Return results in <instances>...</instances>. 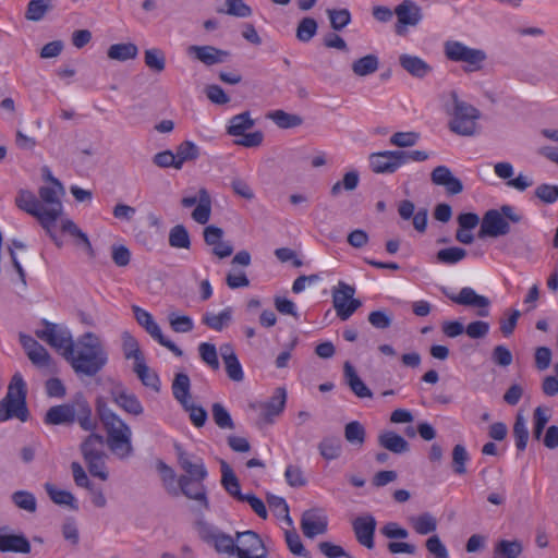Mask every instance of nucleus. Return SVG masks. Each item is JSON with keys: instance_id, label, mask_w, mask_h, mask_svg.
Listing matches in <instances>:
<instances>
[{"instance_id": "f257e3e1", "label": "nucleus", "mask_w": 558, "mask_h": 558, "mask_svg": "<svg viewBox=\"0 0 558 558\" xmlns=\"http://www.w3.org/2000/svg\"><path fill=\"white\" fill-rule=\"evenodd\" d=\"M77 375L96 376L108 363V353L93 332L82 335L64 357Z\"/></svg>"}, {"instance_id": "f03ea898", "label": "nucleus", "mask_w": 558, "mask_h": 558, "mask_svg": "<svg viewBox=\"0 0 558 558\" xmlns=\"http://www.w3.org/2000/svg\"><path fill=\"white\" fill-rule=\"evenodd\" d=\"M97 413L106 429L110 451L120 460L130 458L134 452L130 426L101 400L97 401Z\"/></svg>"}, {"instance_id": "7ed1b4c3", "label": "nucleus", "mask_w": 558, "mask_h": 558, "mask_svg": "<svg viewBox=\"0 0 558 558\" xmlns=\"http://www.w3.org/2000/svg\"><path fill=\"white\" fill-rule=\"evenodd\" d=\"M440 98L445 112L451 117L450 131L461 136L475 135L477 121L481 118L480 110L460 99L456 90L442 93Z\"/></svg>"}, {"instance_id": "20e7f679", "label": "nucleus", "mask_w": 558, "mask_h": 558, "mask_svg": "<svg viewBox=\"0 0 558 558\" xmlns=\"http://www.w3.org/2000/svg\"><path fill=\"white\" fill-rule=\"evenodd\" d=\"M26 385L20 373L13 375L5 397L0 401V422H7L13 417L26 422L29 412L26 405Z\"/></svg>"}, {"instance_id": "39448f33", "label": "nucleus", "mask_w": 558, "mask_h": 558, "mask_svg": "<svg viewBox=\"0 0 558 558\" xmlns=\"http://www.w3.org/2000/svg\"><path fill=\"white\" fill-rule=\"evenodd\" d=\"M51 185L41 186L38 191L39 203H41L43 218L45 221V230L54 240L52 228L57 220L63 213V205L61 196L64 194V189L60 181L49 174Z\"/></svg>"}, {"instance_id": "423d86ee", "label": "nucleus", "mask_w": 558, "mask_h": 558, "mask_svg": "<svg viewBox=\"0 0 558 558\" xmlns=\"http://www.w3.org/2000/svg\"><path fill=\"white\" fill-rule=\"evenodd\" d=\"M104 444L105 439L101 435L92 433L81 445V451L89 473L101 481L108 480L109 476Z\"/></svg>"}, {"instance_id": "0eeeda50", "label": "nucleus", "mask_w": 558, "mask_h": 558, "mask_svg": "<svg viewBox=\"0 0 558 558\" xmlns=\"http://www.w3.org/2000/svg\"><path fill=\"white\" fill-rule=\"evenodd\" d=\"M445 56L453 62L465 63V72H475L482 69L487 56L484 50L470 48L461 41L448 40L444 46Z\"/></svg>"}, {"instance_id": "6e6552de", "label": "nucleus", "mask_w": 558, "mask_h": 558, "mask_svg": "<svg viewBox=\"0 0 558 558\" xmlns=\"http://www.w3.org/2000/svg\"><path fill=\"white\" fill-rule=\"evenodd\" d=\"M196 531L199 537L205 543L213 545L217 553L229 556L235 555V541L231 535L221 532L205 521L196 523Z\"/></svg>"}, {"instance_id": "1a4fd4ad", "label": "nucleus", "mask_w": 558, "mask_h": 558, "mask_svg": "<svg viewBox=\"0 0 558 558\" xmlns=\"http://www.w3.org/2000/svg\"><path fill=\"white\" fill-rule=\"evenodd\" d=\"M43 329L35 331L37 338L60 351L62 356L65 357V353L70 351L74 343L68 328L46 319L43 320Z\"/></svg>"}, {"instance_id": "9d476101", "label": "nucleus", "mask_w": 558, "mask_h": 558, "mask_svg": "<svg viewBox=\"0 0 558 558\" xmlns=\"http://www.w3.org/2000/svg\"><path fill=\"white\" fill-rule=\"evenodd\" d=\"M286 402L287 391L284 388L278 387L266 401L254 402L250 407L258 412L262 423L271 424L274 423V417L279 416L283 412Z\"/></svg>"}, {"instance_id": "9b49d317", "label": "nucleus", "mask_w": 558, "mask_h": 558, "mask_svg": "<svg viewBox=\"0 0 558 558\" xmlns=\"http://www.w3.org/2000/svg\"><path fill=\"white\" fill-rule=\"evenodd\" d=\"M235 555L238 558H267V550L254 531L236 532Z\"/></svg>"}, {"instance_id": "f8f14e48", "label": "nucleus", "mask_w": 558, "mask_h": 558, "mask_svg": "<svg viewBox=\"0 0 558 558\" xmlns=\"http://www.w3.org/2000/svg\"><path fill=\"white\" fill-rule=\"evenodd\" d=\"M442 292L453 303L462 306H469L477 310L480 317H487L489 315L490 301L487 296L477 294L476 291L471 287H464L459 293H452L442 289Z\"/></svg>"}, {"instance_id": "ddd939ff", "label": "nucleus", "mask_w": 558, "mask_h": 558, "mask_svg": "<svg viewBox=\"0 0 558 558\" xmlns=\"http://www.w3.org/2000/svg\"><path fill=\"white\" fill-rule=\"evenodd\" d=\"M186 53L206 66L228 62L231 57L230 51L210 45H191L186 48Z\"/></svg>"}, {"instance_id": "4468645a", "label": "nucleus", "mask_w": 558, "mask_h": 558, "mask_svg": "<svg viewBox=\"0 0 558 558\" xmlns=\"http://www.w3.org/2000/svg\"><path fill=\"white\" fill-rule=\"evenodd\" d=\"M398 17L396 33L403 35L407 26H416L423 19L422 9L412 0H403L395 9Z\"/></svg>"}, {"instance_id": "2eb2a0df", "label": "nucleus", "mask_w": 558, "mask_h": 558, "mask_svg": "<svg viewBox=\"0 0 558 558\" xmlns=\"http://www.w3.org/2000/svg\"><path fill=\"white\" fill-rule=\"evenodd\" d=\"M510 232L509 222L502 217L501 213L497 209H489L485 213L481 229L478 232L480 238L490 236L498 238L506 235Z\"/></svg>"}, {"instance_id": "dca6fc26", "label": "nucleus", "mask_w": 558, "mask_h": 558, "mask_svg": "<svg viewBox=\"0 0 558 558\" xmlns=\"http://www.w3.org/2000/svg\"><path fill=\"white\" fill-rule=\"evenodd\" d=\"M328 519L322 509H311L303 512L301 530L308 538L323 535L327 532Z\"/></svg>"}, {"instance_id": "f3484780", "label": "nucleus", "mask_w": 558, "mask_h": 558, "mask_svg": "<svg viewBox=\"0 0 558 558\" xmlns=\"http://www.w3.org/2000/svg\"><path fill=\"white\" fill-rule=\"evenodd\" d=\"M368 161L371 170L375 173H393L401 167L399 150L373 153Z\"/></svg>"}, {"instance_id": "a211bd4d", "label": "nucleus", "mask_w": 558, "mask_h": 558, "mask_svg": "<svg viewBox=\"0 0 558 558\" xmlns=\"http://www.w3.org/2000/svg\"><path fill=\"white\" fill-rule=\"evenodd\" d=\"M430 180L435 185L444 186L449 195H458L463 191L461 180L454 177L447 166L434 168L430 173Z\"/></svg>"}, {"instance_id": "6ab92c4d", "label": "nucleus", "mask_w": 558, "mask_h": 558, "mask_svg": "<svg viewBox=\"0 0 558 558\" xmlns=\"http://www.w3.org/2000/svg\"><path fill=\"white\" fill-rule=\"evenodd\" d=\"M376 520L373 515L357 517L353 523V531L357 542L368 549L374 548V533L376 530Z\"/></svg>"}, {"instance_id": "aec40b11", "label": "nucleus", "mask_w": 558, "mask_h": 558, "mask_svg": "<svg viewBox=\"0 0 558 558\" xmlns=\"http://www.w3.org/2000/svg\"><path fill=\"white\" fill-rule=\"evenodd\" d=\"M179 463L182 470L186 473V477H191L192 482H199L207 477V470L203 459L190 456L184 451H179Z\"/></svg>"}, {"instance_id": "412c9836", "label": "nucleus", "mask_w": 558, "mask_h": 558, "mask_svg": "<svg viewBox=\"0 0 558 558\" xmlns=\"http://www.w3.org/2000/svg\"><path fill=\"white\" fill-rule=\"evenodd\" d=\"M8 527H0V551L28 554L32 549L29 541L22 534L7 533Z\"/></svg>"}, {"instance_id": "4be33fe9", "label": "nucleus", "mask_w": 558, "mask_h": 558, "mask_svg": "<svg viewBox=\"0 0 558 558\" xmlns=\"http://www.w3.org/2000/svg\"><path fill=\"white\" fill-rule=\"evenodd\" d=\"M113 402L123 411L132 415H141L144 408L138 398L125 388L118 387L111 391Z\"/></svg>"}, {"instance_id": "5701e85b", "label": "nucleus", "mask_w": 558, "mask_h": 558, "mask_svg": "<svg viewBox=\"0 0 558 558\" xmlns=\"http://www.w3.org/2000/svg\"><path fill=\"white\" fill-rule=\"evenodd\" d=\"M72 411L73 423L77 422L87 432H93L96 428L97 422L93 417L92 408L83 397H78L72 402Z\"/></svg>"}, {"instance_id": "b1692460", "label": "nucleus", "mask_w": 558, "mask_h": 558, "mask_svg": "<svg viewBox=\"0 0 558 558\" xmlns=\"http://www.w3.org/2000/svg\"><path fill=\"white\" fill-rule=\"evenodd\" d=\"M180 490L189 499L197 501L202 509L208 508V500L203 483L192 482L191 477L180 476L178 480Z\"/></svg>"}, {"instance_id": "393cba45", "label": "nucleus", "mask_w": 558, "mask_h": 558, "mask_svg": "<svg viewBox=\"0 0 558 558\" xmlns=\"http://www.w3.org/2000/svg\"><path fill=\"white\" fill-rule=\"evenodd\" d=\"M399 63L404 71L416 78H424L433 71V68L422 58L409 53L400 54Z\"/></svg>"}, {"instance_id": "a878e982", "label": "nucleus", "mask_w": 558, "mask_h": 558, "mask_svg": "<svg viewBox=\"0 0 558 558\" xmlns=\"http://www.w3.org/2000/svg\"><path fill=\"white\" fill-rule=\"evenodd\" d=\"M15 204L20 209L35 217L45 229L41 203H39L38 198L32 192L20 191L15 198Z\"/></svg>"}, {"instance_id": "bb28decb", "label": "nucleus", "mask_w": 558, "mask_h": 558, "mask_svg": "<svg viewBox=\"0 0 558 558\" xmlns=\"http://www.w3.org/2000/svg\"><path fill=\"white\" fill-rule=\"evenodd\" d=\"M343 374L345 378V383L350 387L351 391L357 398H372V390L364 384V381L359 377L355 368L350 362H345L343 365Z\"/></svg>"}, {"instance_id": "cd10ccee", "label": "nucleus", "mask_w": 558, "mask_h": 558, "mask_svg": "<svg viewBox=\"0 0 558 558\" xmlns=\"http://www.w3.org/2000/svg\"><path fill=\"white\" fill-rule=\"evenodd\" d=\"M378 444L384 449L396 454H402L410 450L409 442L402 436L392 430L380 433L378 435Z\"/></svg>"}, {"instance_id": "c85d7f7f", "label": "nucleus", "mask_w": 558, "mask_h": 558, "mask_svg": "<svg viewBox=\"0 0 558 558\" xmlns=\"http://www.w3.org/2000/svg\"><path fill=\"white\" fill-rule=\"evenodd\" d=\"M354 294L355 288L343 281H339L338 287L332 290V305L339 318Z\"/></svg>"}, {"instance_id": "c756f323", "label": "nucleus", "mask_w": 558, "mask_h": 558, "mask_svg": "<svg viewBox=\"0 0 558 558\" xmlns=\"http://www.w3.org/2000/svg\"><path fill=\"white\" fill-rule=\"evenodd\" d=\"M172 395L174 399L182 405L186 407V403L192 400L191 396V380L185 373H179L174 376L171 386Z\"/></svg>"}, {"instance_id": "7c9ffc66", "label": "nucleus", "mask_w": 558, "mask_h": 558, "mask_svg": "<svg viewBox=\"0 0 558 558\" xmlns=\"http://www.w3.org/2000/svg\"><path fill=\"white\" fill-rule=\"evenodd\" d=\"M45 423L48 425L72 424V403L51 407L45 415Z\"/></svg>"}, {"instance_id": "2f4dec72", "label": "nucleus", "mask_w": 558, "mask_h": 558, "mask_svg": "<svg viewBox=\"0 0 558 558\" xmlns=\"http://www.w3.org/2000/svg\"><path fill=\"white\" fill-rule=\"evenodd\" d=\"M233 311L226 307L220 313L207 312L202 316V323L215 331H222L232 322Z\"/></svg>"}, {"instance_id": "473e14b6", "label": "nucleus", "mask_w": 558, "mask_h": 558, "mask_svg": "<svg viewBox=\"0 0 558 558\" xmlns=\"http://www.w3.org/2000/svg\"><path fill=\"white\" fill-rule=\"evenodd\" d=\"M379 69V58L369 53L354 60L351 64V70L354 75L359 77H365L376 73Z\"/></svg>"}, {"instance_id": "72a5a7b5", "label": "nucleus", "mask_w": 558, "mask_h": 558, "mask_svg": "<svg viewBox=\"0 0 558 558\" xmlns=\"http://www.w3.org/2000/svg\"><path fill=\"white\" fill-rule=\"evenodd\" d=\"M317 448L319 454L328 461L338 459L342 453V442L338 436H325Z\"/></svg>"}, {"instance_id": "f704fd0d", "label": "nucleus", "mask_w": 558, "mask_h": 558, "mask_svg": "<svg viewBox=\"0 0 558 558\" xmlns=\"http://www.w3.org/2000/svg\"><path fill=\"white\" fill-rule=\"evenodd\" d=\"M221 484L223 488L235 499L239 501L242 500L245 494L241 493V487L239 480L236 478L235 474L233 473L232 469L229 466V464L225 461H221Z\"/></svg>"}, {"instance_id": "c9c22d12", "label": "nucleus", "mask_w": 558, "mask_h": 558, "mask_svg": "<svg viewBox=\"0 0 558 558\" xmlns=\"http://www.w3.org/2000/svg\"><path fill=\"white\" fill-rule=\"evenodd\" d=\"M133 371L144 386L153 389L156 392L160 390L159 377L146 365L145 359L134 363Z\"/></svg>"}, {"instance_id": "e433bc0d", "label": "nucleus", "mask_w": 558, "mask_h": 558, "mask_svg": "<svg viewBox=\"0 0 558 558\" xmlns=\"http://www.w3.org/2000/svg\"><path fill=\"white\" fill-rule=\"evenodd\" d=\"M45 490L48 494L49 498L56 505L68 506L73 510L78 509L77 501L71 492L59 489L56 485L51 483L45 484Z\"/></svg>"}, {"instance_id": "4c0bfd02", "label": "nucleus", "mask_w": 558, "mask_h": 558, "mask_svg": "<svg viewBox=\"0 0 558 558\" xmlns=\"http://www.w3.org/2000/svg\"><path fill=\"white\" fill-rule=\"evenodd\" d=\"M132 310L138 325H141L146 330V332L149 333V336L155 340L157 338H160L162 331L158 324L154 320L151 314L137 305H133Z\"/></svg>"}, {"instance_id": "58836bf2", "label": "nucleus", "mask_w": 558, "mask_h": 558, "mask_svg": "<svg viewBox=\"0 0 558 558\" xmlns=\"http://www.w3.org/2000/svg\"><path fill=\"white\" fill-rule=\"evenodd\" d=\"M138 53V48L133 43H122L111 45L107 51V56L111 60L128 61L135 59Z\"/></svg>"}, {"instance_id": "ea45409f", "label": "nucleus", "mask_w": 558, "mask_h": 558, "mask_svg": "<svg viewBox=\"0 0 558 558\" xmlns=\"http://www.w3.org/2000/svg\"><path fill=\"white\" fill-rule=\"evenodd\" d=\"M409 523L420 535H427L437 529V519L429 512L410 517Z\"/></svg>"}, {"instance_id": "a19ab883", "label": "nucleus", "mask_w": 558, "mask_h": 558, "mask_svg": "<svg viewBox=\"0 0 558 558\" xmlns=\"http://www.w3.org/2000/svg\"><path fill=\"white\" fill-rule=\"evenodd\" d=\"M175 169H182L184 162L194 161L199 157V147L192 141L182 142L175 149Z\"/></svg>"}, {"instance_id": "79ce46f5", "label": "nucleus", "mask_w": 558, "mask_h": 558, "mask_svg": "<svg viewBox=\"0 0 558 558\" xmlns=\"http://www.w3.org/2000/svg\"><path fill=\"white\" fill-rule=\"evenodd\" d=\"M211 198L206 189L199 190V203L192 211V218L201 225H205L210 219Z\"/></svg>"}, {"instance_id": "37998d69", "label": "nucleus", "mask_w": 558, "mask_h": 558, "mask_svg": "<svg viewBox=\"0 0 558 558\" xmlns=\"http://www.w3.org/2000/svg\"><path fill=\"white\" fill-rule=\"evenodd\" d=\"M267 118L274 121L280 129H292L303 123V119L300 116L288 113L283 110L270 111Z\"/></svg>"}, {"instance_id": "c03bdc74", "label": "nucleus", "mask_w": 558, "mask_h": 558, "mask_svg": "<svg viewBox=\"0 0 558 558\" xmlns=\"http://www.w3.org/2000/svg\"><path fill=\"white\" fill-rule=\"evenodd\" d=\"M344 438L350 445L361 448L365 442L366 430L360 422L352 421L344 426Z\"/></svg>"}, {"instance_id": "a18cd8bd", "label": "nucleus", "mask_w": 558, "mask_h": 558, "mask_svg": "<svg viewBox=\"0 0 558 558\" xmlns=\"http://www.w3.org/2000/svg\"><path fill=\"white\" fill-rule=\"evenodd\" d=\"M522 550L523 546L519 539H501L495 545L494 554L501 558H518Z\"/></svg>"}, {"instance_id": "49530a36", "label": "nucleus", "mask_w": 558, "mask_h": 558, "mask_svg": "<svg viewBox=\"0 0 558 558\" xmlns=\"http://www.w3.org/2000/svg\"><path fill=\"white\" fill-rule=\"evenodd\" d=\"M217 12L236 17H248L252 15L251 7L243 0H225L223 7H219Z\"/></svg>"}, {"instance_id": "de8ad7c7", "label": "nucleus", "mask_w": 558, "mask_h": 558, "mask_svg": "<svg viewBox=\"0 0 558 558\" xmlns=\"http://www.w3.org/2000/svg\"><path fill=\"white\" fill-rule=\"evenodd\" d=\"M254 125V120L251 119L250 113L242 112L231 118L228 126V134L232 136L244 135L245 131L250 130Z\"/></svg>"}, {"instance_id": "09e8293b", "label": "nucleus", "mask_w": 558, "mask_h": 558, "mask_svg": "<svg viewBox=\"0 0 558 558\" xmlns=\"http://www.w3.org/2000/svg\"><path fill=\"white\" fill-rule=\"evenodd\" d=\"M122 350L124 357L134 360V363L145 359L137 340L128 331L122 333Z\"/></svg>"}, {"instance_id": "8fccbe9b", "label": "nucleus", "mask_w": 558, "mask_h": 558, "mask_svg": "<svg viewBox=\"0 0 558 558\" xmlns=\"http://www.w3.org/2000/svg\"><path fill=\"white\" fill-rule=\"evenodd\" d=\"M513 437L519 451H524L529 440V429L525 417L518 413L513 424Z\"/></svg>"}, {"instance_id": "3c124183", "label": "nucleus", "mask_w": 558, "mask_h": 558, "mask_svg": "<svg viewBox=\"0 0 558 558\" xmlns=\"http://www.w3.org/2000/svg\"><path fill=\"white\" fill-rule=\"evenodd\" d=\"M12 502L21 510L34 513L37 510V500L33 493L16 490L11 495Z\"/></svg>"}, {"instance_id": "603ef678", "label": "nucleus", "mask_w": 558, "mask_h": 558, "mask_svg": "<svg viewBox=\"0 0 558 558\" xmlns=\"http://www.w3.org/2000/svg\"><path fill=\"white\" fill-rule=\"evenodd\" d=\"M169 245L174 248L191 247V239L187 229L183 225H177L170 229Z\"/></svg>"}, {"instance_id": "864d4df0", "label": "nucleus", "mask_w": 558, "mask_h": 558, "mask_svg": "<svg viewBox=\"0 0 558 558\" xmlns=\"http://www.w3.org/2000/svg\"><path fill=\"white\" fill-rule=\"evenodd\" d=\"M145 65L154 72L160 73L166 68L165 52L159 48H150L144 51Z\"/></svg>"}, {"instance_id": "5fc2aeb1", "label": "nucleus", "mask_w": 558, "mask_h": 558, "mask_svg": "<svg viewBox=\"0 0 558 558\" xmlns=\"http://www.w3.org/2000/svg\"><path fill=\"white\" fill-rule=\"evenodd\" d=\"M359 182H360L359 172L355 170L349 171L343 175L341 181L336 182L331 186L330 194H331V196L337 197L338 195H340L342 190L352 192L357 187Z\"/></svg>"}, {"instance_id": "6e6d98bb", "label": "nucleus", "mask_w": 558, "mask_h": 558, "mask_svg": "<svg viewBox=\"0 0 558 558\" xmlns=\"http://www.w3.org/2000/svg\"><path fill=\"white\" fill-rule=\"evenodd\" d=\"M50 8V0H31L27 4L25 17L28 21L38 22L44 19Z\"/></svg>"}, {"instance_id": "4d7b16f0", "label": "nucleus", "mask_w": 558, "mask_h": 558, "mask_svg": "<svg viewBox=\"0 0 558 558\" xmlns=\"http://www.w3.org/2000/svg\"><path fill=\"white\" fill-rule=\"evenodd\" d=\"M326 13L333 31H342L351 23V13L348 9H327Z\"/></svg>"}, {"instance_id": "13d9d810", "label": "nucleus", "mask_w": 558, "mask_h": 558, "mask_svg": "<svg viewBox=\"0 0 558 558\" xmlns=\"http://www.w3.org/2000/svg\"><path fill=\"white\" fill-rule=\"evenodd\" d=\"M267 502L275 515L282 518L290 526L293 524L292 519L289 515V506L284 498L276 495H268Z\"/></svg>"}, {"instance_id": "bf43d9fd", "label": "nucleus", "mask_w": 558, "mask_h": 558, "mask_svg": "<svg viewBox=\"0 0 558 558\" xmlns=\"http://www.w3.org/2000/svg\"><path fill=\"white\" fill-rule=\"evenodd\" d=\"M466 251L462 247L452 246L448 248H442L437 252V260L441 264L446 265H454L466 256Z\"/></svg>"}, {"instance_id": "052dcab7", "label": "nucleus", "mask_w": 558, "mask_h": 558, "mask_svg": "<svg viewBox=\"0 0 558 558\" xmlns=\"http://www.w3.org/2000/svg\"><path fill=\"white\" fill-rule=\"evenodd\" d=\"M470 460V456L463 445H456L452 449V469L458 475L466 473V462Z\"/></svg>"}, {"instance_id": "680f3d73", "label": "nucleus", "mask_w": 558, "mask_h": 558, "mask_svg": "<svg viewBox=\"0 0 558 558\" xmlns=\"http://www.w3.org/2000/svg\"><path fill=\"white\" fill-rule=\"evenodd\" d=\"M317 22L313 17H303L296 27V38L308 43L317 33Z\"/></svg>"}, {"instance_id": "e2e57ef3", "label": "nucleus", "mask_w": 558, "mask_h": 558, "mask_svg": "<svg viewBox=\"0 0 558 558\" xmlns=\"http://www.w3.org/2000/svg\"><path fill=\"white\" fill-rule=\"evenodd\" d=\"M168 320L174 332L186 333L193 330V319L187 315H179L174 312L169 313Z\"/></svg>"}, {"instance_id": "0e129e2a", "label": "nucleus", "mask_w": 558, "mask_h": 558, "mask_svg": "<svg viewBox=\"0 0 558 558\" xmlns=\"http://www.w3.org/2000/svg\"><path fill=\"white\" fill-rule=\"evenodd\" d=\"M198 353L202 361L214 371L219 368V360L215 344L203 342L198 345Z\"/></svg>"}, {"instance_id": "69168bd1", "label": "nucleus", "mask_w": 558, "mask_h": 558, "mask_svg": "<svg viewBox=\"0 0 558 558\" xmlns=\"http://www.w3.org/2000/svg\"><path fill=\"white\" fill-rule=\"evenodd\" d=\"M213 418L220 428L232 429L234 427L233 421L227 409L220 403H214L211 407Z\"/></svg>"}, {"instance_id": "338daca9", "label": "nucleus", "mask_w": 558, "mask_h": 558, "mask_svg": "<svg viewBox=\"0 0 558 558\" xmlns=\"http://www.w3.org/2000/svg\"><path fill=\"white\" fill-rule=\"evenodd\" d=\"M27 357L31 360V362L39 367V368H50L51 367V357L48 353V351L39 344L36 350H33L27 354Z\"/></svg>"}, {"instance_id": "774afa93", "label": "nucleus", "mask_w": 558, "mask_h": 558, "mask_svg": "<svg viewBox=\"0 0 558 558\" xmlns=\"http://www.w3.org/2000/svg\"><path fill=\"white\" fill-rule=\"evenodd\" d=\"M420 140V134L416 132H397L390 137V144L397 147H411L414 146Z\"/></svg>"}]
</instances>
